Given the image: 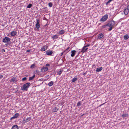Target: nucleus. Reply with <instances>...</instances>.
Segmentation results:
<instances>
[{
	"mask_svg": "<svg viewBox=\"0 0 129 129\" xmlns=\"http://www.w3.org/2000/svg\"><path fill=\"white\" fill-rule=\"evenodd\" d=\"M30 85V83H27L24 84L23 86L21 87V89L23 91H27Z\"/></svg>",
	"mask_w": 129,
	"mask_h": 129,
	"instance_id": "f257e3e1",
	"label": "nucleus"
},
{
	"mask_svg": "<svg viewBox=\"0 0 129 129\" xmlns=\"http://www.w3.org/2000/svg\"><path fill=\"white\" fill-rule=\"evenodd\" d=\"M115 24V22L113 20L110 21L109 23L107 24V26L111 27L114 26Z\"/></svg>",
	"mask_w": 129,
	"mask_h": 129,
	"instance_id": "f03ea898",
	"label": "nucleus"
},
{
	"mask_svg": "<svg viewBox=\"0 0 129 129\" xmlns=\"http://www.w3.org/2000/svg\"><path fill=\"white\" fill-rule=\"evenodd\" d=\"M108 15L106 14L103 16L100 20V21L104 22L108 18Z\"/></svg>",
	"mask_w": 129,
	"mask_h": 129,
	"instance_id": "7ed1b4c3",
	"label": "nucleus"
},
{
	"mask_svg": "<svg viewBox=\"0 0 129 129\" xmlns=\"http://www.w3.org/2000/svg\"><path fill=\"white\" fill-rule=\"evenodd\" d=\"M11 39L9 37H6L4 38L3 40V42L4 43L8 42L10 41Z\"/></svg>",
	"mask_w": 129,
	"mask_h": 129,
	"instance_id": "20e7f679",
	"label": "nucleus"
},
{
	"mask_svg": "<svg viewBox=\"0 0 129 129\" xmlns=\"http://www.w3.org/2000/svg\"><path fill=\"white\" fill-rule=\"evenodd\" d=\"M37 23L35 25L37 29H39L40 28V25L39 24L40 20L38 19H36Z\"/></svg>",
	"mask_w": 129,
	"mask_h": 129,
	"instance_id": "39448f33",
	"label": "nucleus"
},
{
	"mask_svg": "<svg viewBox=\"0 0 129 129\" xmlns=\"http://www.w3.org/2000/svg\"><path fill=\"white\" fill-rule=\"evenodd\" d=\"M31 119V117H29L27 118L26 119H24L23 121V123H25L28 122Z\"/></svg>",
	"mask_w": 129,
	"mask_h": 129,
	"instance_id": "423d86ee",
	"label": "nucleus"
},
{
	"mask_svg": "<svg viewBox=\"0 0 129 129\" xmlns=\"http://www.w3.org/2000/svg\"><path fill=\"white\" fill-rule=\"evenodd\" d=\"M48 46L45 45L42 47L40 49V50L41 51H45L48 48Z\"/></svg>",
	"mask_w": 129,
	"mask_h": 129,
	"instance_id": "0eeeda50",
	"label": "nucleus"
},
{
	"mask_svg": "<svg viewBox=\"0 0 129 129\" xmlns=\"http://www.w3.org/2000/svg\"><path fill=\"white\" fill-rule=\"evenodd\" d=\"M88 49V48H87V47L85 46H84L82 49L81 52L83 53H84Z\"/></svg>",
	"mask_w": 129,
	"mask_h": 129,
	"instance_id": "6e6552de",
	"label": "nucleus"
},
{
	"mask_svg": "<svg viewBox=\"0 0 129 129\" xmlns=\"http://www.w3.org/2000/svg\"><path fill=\"white\" fill-rule=\"evenodd\" d=\"M46 54L49 55H51L53 53V51L52 50H48L46 51Z\"/></svg>",
	"mask_w": 129,
	"mask_h": 129,
	"instance_id": "1a4fd4ad",
	"label": "nucleus"
},
{
	"mask_svg": "<svg viewBox=\"0 0 129 129\" xmlns=\"http://www.w3.org/2000/svg\"><path fill=\"white\" fill-rule=\"evenodd\" d=\"M48 69L47 67H43L42 68L41 70L42 72H43L47 71Z\"/></svg>",
	"mask_w": 129,
	"mask_h": 129,
	"instance_id": "9d476101",
	"label": "nucleus"
},
{
	"mask_svg": "<svg viewBox=\"0 0 129 129\" xmlns=\"http://www.w3.org/2000/svg\"><path fill=\"white\" fill-rule=\"evenodd\" d=\"M17 34V32L16 31H13L11 32L10 35L12 36H15Z\"/></svg>",
	"mask_w": 129,
	"mask_h": 129,
	"instance_id": "9b49d317",
	"label": "nucleus"
},
{
	"mask_svg": "<svg viewBox=\"0 0 129 129\" xmlns=\"http://www.w3.org/2000/svg\"><path fill=\"white\" fill-rule=\"evenodd\" d=\"M59 108H58L56 107H55L52 110V111L53 112H57Z\"/></svg>",
	"mask_w": 129,
	"mask_h": 129,
	"instance_id": "f8f14e48",
	"label": "nucleus"
},
{
	"mask_svg": "<svg viewBox=\"0 0 129 129\" xmlns=\"http://www.w3.org/2000/svg\"><path fill=\"white\" fill-rule=\"evenodd\" d=\"M76 51L75 50H72L71 51V56L72 57L74 56L76 54Z\"/></svg>",
	"mask_w": 129,
	"mask_h": 129,
	"instance_id": "ddd939ff",
	"label": "nucleus"
},
{
	"mask_svg": "<svg viewBox=\"0 0 129 129\" xmlns=\"http://www.w3.org/2000/svg\"><path fill=\"white\" fill-rule=\"evenodd\" d=\"M103 70V67H102L98 68L96 70V71L97 72H99Z\"/></svg>",
	"mask_w": 129,
	"mask_h": 129,
	"instance_id": "4468645a",
	"label": "nucleus"
},
{
	"mask_svg": "<svg viewBox=\"0 0 129 129\" xmlns=\"http://www.w3.org/2000/svg\"><path fill=\"white\" fill-rule=\"evenodd\" d=\"M129 10L126 8L124 10V12L125 15H127L128 13Z\"/></svg>",
	"mask_w": 129,
	"mask_h": 129,
	"instance_id": "2eb2a0df",
	"label": "nucleus"
},
{
	"mask_svg": "<svg viewBox=\"0 0 129 129\" xmlns=\"http://www.w3.org/2000/svg\"><path fill=\"white\" fill-rule=\"evenodd\" d=\"M10 82H13L14 83L17 81V80L15 77H13L12 78L10 81Z\"/></svg>",
	"mask_w": 129,
	"mask_h": 129,
	"instance_id": "dca6fc26",
	"label": "nucleus"
},
{
	"mask_svg": "<svg viewBox=\"0 0 129 129\" xmlns=\"http://www.w3.org/2000/svg\"><path fill=\"white\" fill-rule=\"evenodd\" d=\"M103 36L104 35L102 33H101L98 35V38L100 39L102 38Z\"/></svg>",
	"mask_w": 129,
	"mask_h": 129,
	"instance_id": "f3484780",
	"label": "nucleus"
},
{
	"mask_svg": "<svg viewBox=\"0 0 129 129\" xmlns=\"http://www.w3.org/2000/svg\"><path fill=\"white\" fill-rule=\"evenodd\" d=\"M11 129H18V127L17 125H14L12 126Z\"/></svg>",
	"mask_w": 129,
	"mask_h": 129,
	"instance_id": "a211bd4d",
	"label": "nucleus"
},
{
	"mask_svg": "<svg viewBox=\"0 0 129 129\" xmlns=\"http://www.w3.org/2000/svg\"><path fill=\"white\" fill-rule=\"evenodd\" d=\"M58 36L57 35H53L52 37V38L53 40L58 38Z\"/></svg>",
	"mask_w": 129,
	"mask_h": 129,
	"instance_id": "6ab92c4d",
	"label": "nucleus"
},
{
	"mask_svg": "<svg viewBox=\"0 0 129 129\" xmlns=\"http://www.w3.org/2000/svg\"><path fill=\"white\" fill-rule=\"evenodd\" d=\"M123 38L125 40H127L129 38V37L128 35L126 34L124 36Z\"/></svg>",
	"mask_w": 129,
	"mask_h": 129,
	"instance_id": "aec40b11",
	"label": "nucleus"
},
{
	"mask_svg": "<svg viewBox=\"0 0 129 129\" xmlns=\"http://www.w3.org/2000/svg\"><path fill=\"white\" fill-rule=\"evenodd\" d=\"M65 32V31L63 29H62L61 30L59 31V33L60 35H61L64 34Z\"/></svg>",
	"mask_w": 129,
	"mask_h": 129,
	"instance_id": "412c9836",
	"label": "nucleus"
},
{
	"mask_svg": "<svg viewBox=\"0 0 129 129\" xmlns=\"http://www.w3.org/2000/svg\"><path fill=\"white\" fill-rule=\"evenodd\" d=\"M53 84V82L52 81H51L48 83V85L49 86H51Z\"/></svg>",
	"mask_w": 129,
	"mask_h": 129,
	"instance_id": "4be33fe9",
	"label": "nucleus"
},
{
	"mask_svg": "<svg viewBox=\"0 0 129 129\" xmlns=\"http://www.w3.org/2000/svg\"><path fill=\"white\" fill-rule=\"evenodd\" d=\"M128 116V114H124L122 115L121 117H125Z\"/></svg>",
	"mask_w": 129,
	"mask_h": 129,
	"instance_id": "5701e85b",
	"label": "nucleus"
},
{
	"mask_svg": "<svg viewBox=\"0 0 129 129\" xmlns=\"http://www.w3.org/2000/svg\"><path fill=\"white\" fill-rule=\"evenodd\" d=\"M19 116V114L18 113H17L15 114L14 116V117L15 118H17L18 117V116Z\"/></svg>",
	"mask_w": 129,
	"mask_h": 129,
	"instance_id": "b1692460",
	"label": "nucleus"
},
{
	"mask_svg": "<svg viewBox=\"0 0 129 129\" xmlns=\"http://www.w3.org/2000/svg\"><path fill=\"white\" fill-rule=\"evenodd\" d=\"M77 78H74L72 79V82H74L77 80Z\"/></svg>",
	"mask_w": 129,
	"mask_h": 129,
	"instance_id": "393cba45",
	"label": "nucleus"
},
{
	"mask_svg": "<svg viewBox=\"0 0 129 129\" xmlns=\"http://www.w3.org/2000/svg\"><path fill=\"white\" fill-rule=\"evenodd\" d=\"M35 75H34L33 76L29 77V80H33V78L35 77Z\"/></svg>",
	"mask_w": 129,
	"mask_h": 129,
	"instance_id": "a878e982",
	"label": "nucleus"
},
{
	"mask_svg": "<svg viewBox=\"0 0 129 129\" xmlns=\"http://www.w3.org/2000/svg\"><path fill=\"white\" fill-rule=\"evenodd\" d=\"M48 6H49L51 7H52L53 6V4L51 2H50L48 4Z\"/></svg>",
	"mask_w": 129,
	"mask_h": 129,
	"instance_id": "bb28decb",
	"label": "nucleus"
},
{
	"mask_svg": "<svg viewBox=\"0 0 129 129\" xmlns=\"http://www.w3.org/2000/svg\"><path fill=\"white\" fill-rule=\"evenodd\" d=\"M32 6V4H29L27 7V8H30Z\"/></svg>",
	"mask_w": 129,
	"mask_h": 129,
	"instance_id": "cd10ccee",
	"label": "nucleus"
},
{
	"mask_svg": "<svg viewBox=\"0 0 129 129\" xmlns=\"http://www.w3.org/2000/svg\"><path fill=\"white\" fill-rule=\"evenodd\" d=\"M35 64H31L30 66V68H33L35 66Z\"/></svg>",
	"mask_w": 129,
	"mask_h": 129,
	"instance_id": "c85d7f7f",
	"label": "nucleus"
},
{
	"mask_svg": "<svg viewBox=\"0 0 129 129\" xmlns=\"http://www.w3.org/2000/svg\"><path fill=\"white\" fill-rule=\"evenodd\" d=\"M110 27L108 29V30L109 31H111V30L112 28H113V26H111V27Z\"/></svg>",
	"mask_w": 129,
	"mask_h": 129,
	"instance_id": "c756f323",
	"label": "nucleus"
},
{
	"mask_svg": "<svg viewBox=\"0 0 129 129\" xmlns=\"http://www.w3.org/2000/svg\"><path fill=\"white\" fill-rule=\"evenodd\" d=\"M26 79V77H24L22 79V81H24Z\"/></svg>",
	"mask_w": 129,
	"mask_h": 129,
	"instance_id": "7c9ffc66",
	"label": "nucleus"
},
{
	"mask_svg": "<svg viewBox=\"0 0 129 129\" xmlns=\"http://www.w3.org/2000/svg\"><path fill=\"white\" fill-rule=\"evenodd\" d=\"M106 26H107V24L105 25H104L102 27V28H105Z\"/></svg>",
	"mask_w": 129,
	"mask_h": 129,
	"instance_id": "2f4dec72",
	"label": "nucleus"
},
{
	"mask_svg": "<svg viewBox=\"0 0 129 129\" xmlns=\"http://www.w3.org/2000/svg\"><path fill=\"white\" fill-rule=\"evenodd\" d=\"M90 46V44H87L85 46L87 48V47H89Z\"/></svg>",
	"mask_w": 129,
	"mask_h": 129,
	"instance_id": "473e14b6",
	"label": "nucleus"
},
{
	"mask_svg": "<svg viewBox=\"0 0 129 129\" xmlns=\"http://www.w3.org/2000/svg\"><path fill=\"white\" fill-rule=\"evenodd\" d=\"M81 105V104L80 103V102H78L77 104V106H78L79 105Z\"/></svg>",
	"mask_w": 129,
	"mask_h": 129,
	"instance_id": "72a5a7b5",
	"label": "nucleus"
},
{
	"mask_svg": "<svg viewBox=\"0 0 129 129\" xmlns=\"http://www.w3.org/2000/svg\"><path fill=\"white\" fill-rule=\"evenodd\" d=\"M3 77V76L2 75H0V79L2 78Z\"/></svg>",
	"mask_w": 129,
	"mask_h": 129,
	"instance_id": "f704fd0d",
	"label": "nucleus"
},
{
	"mask_svg": "<svg viewBox=\"0 0 129 129\" xmlns=\"http://www.w3.org/2000/svg\"><path fill=\"white\" fill-rule=\"evenodd\" d=\"M15 118V117H14V116H13V117H11V118H10V120H12V119H14V118Z\"/></svg>",
	"mask_w": 129,
	"mask_h": 129,
	"instance_id": "c9c22d12",
	"label": "nucleus"
},
{
	"mask_svg": "<svg viewBox=\"0 0 129 129\" xmlns=\"http://www.w3.org/2000/svg\"><path fill=\"white\" fill-rule=\"evenodd\" d=\"M2 51L3 52H5V50L4 49H2Z\"/></svg>",
	"mask_w": 129,
	"mask_h": 129,
	"instance_id": "e433bc0d",
	"label": "nucleus"
},
{
	"mask_svg": "<svg viewBox=\"0 0 129 129\" xmlns=\"http://www.w3.org/2000/svg\"><path fill=\"white\" fill-rule=\"evenodd\" d=\"M30 51V50H27L26 51V52H29Z\"/></svg>",
	"mask_w": 129,
	"mask_h": 129,
	"instance_id": "4c0bfd02",
	"label": "nucleus"
},
{
	"mask_svg": "<svg viewBox=\"0 0 129 129\" xmlns=\"http://www.w3.org/2000/svg\"><path fill=\"white\" fill-rule=\"evenodd\" d=\"M126 8L129 10V5L127 6V7Z\"/></svg>",
	"mask_w": 129,
	"mask_h": 129,
	"instance_id": "58836bf2",
	"label": "nucleus"
},
{
	"mask_svg": "<svg viewBox=\"0 0 129 129\" xmlns=\"http://www.w3.org/2000/svg\"><path fill=\"white\" fill-rule=\"evenodd\" d=\"M62 72L61 71H59V75H60L61 73Z\"/></svg>",
	"mask_w": 129,
	"mask_h": 129,
	"instance_id": "ea45409f",
	"label": "nucleus"
},
{
	"mask_svg": "<svg viewBox=\"0 0 129 129\" xmlns=\"http://www.w3.org/2000/svg\"><path fill=\"white\" fill-rule=\"evenodd\" d=\"M50 66V65L48 63H47L46 65V66Z\"/></svg>",
	"mask_w": 129,
	"mask_h": 129,
	"instance_id": "a19ab883",
	"label": "nucleus"
},
{
	"mask_svg": "<svg viewBox=\"0 0 129 129\" xmlns=\"http://www.w3.org/2000/svg\"><path fill=\"white\" fill-rule=\"evenodd\" d=\"M69 48L70 47H68L67 49H66L65 50V51H66L67 50H68L69 49Z\"/></svg>",
	"mask_w": 129,
	"mask_h": 129,
	"instance_id": "79ce46f5",
	"label": "nucleus"
},
{
	"mask_svg": "<svg viewBox=\"0 0 129 129\" xmlns=\"http://www.w3.org/2000/svg\"><path fill=\"white\" fill-rule=\"evenodd\" d=\"M110 3L109 1H108L106 3V4H108V3Z\"/></svg>",
	"mask_w": 129,
	"mask_h": 129,
	"instance_id": "37998d69",
	"label": "nucleus"
},
{
	"mask_svg": "<svg viewBox=\"0 0 129 129\" xmlns=\"http://www.w3.org/2000/svg\"><path fill=\"white\" fill-rule=\"evenodd\" d=\"M95 66V65L94 64H93V65L92 66V67H93Z\"/></svg>",
	"mask_w": 129,
	"mask_h": 129,
	"instance_id": "c03bdc74",
	"label": "nucleus"
},
{
	"mask_svg": "<svg viewBox=\"0 0 129 129\" xmlns=\"http://www.w3.org/2000/svg\"><path fill=\"white\" fill-rule=\"evenodd\" d=\"M112 0H109L108 1L110 2L111 1H112Z\"/></svg>",
	"mask_w": 129,
	"mask_h": 129,
	"instance_id": "a18cd8bd",
	"label": "nucleus"
},
{
	"mask_svg": "<svg viewBox=\"0 0 129 129\" xmlns=\"http://www.w3.org/2000/svg\"><path fill=\"white\" fill-rule=\"evenodd\" d=\"M63 52H62L61 54V55H62V54H63Z\"/></svg>",
	"mask_w": 129,
	"mask_h": 129,
	"instance_id": "49530a36",
	"label": "nucleus"
}]
</instances>
